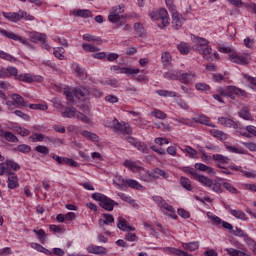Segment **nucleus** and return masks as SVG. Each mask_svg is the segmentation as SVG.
<instances>
[{"label": "nucleus", "mask_w": 256, "mask_h": 256, "mask_svg": "<svg viewBox=\"0 0 256 256\" xmlns=\"http://www.w3.org/2000/svg\"><path fill=\"white\" fill-rule=\"evenodd\" d=\"M5 165L8 169H13V171H19L21 169V166L17 164L14 160H6Z\"/></svg>", "instance_id": "nucleus-48"}, {"label": "nucleus", "mask_w": 256, "mask_h": 256, "mask_svg": "<svg viewBox=\"0 0 256 256\" xmlns=\"http://www.w3.org/2000/svg\"><path fill=\"white\" fill-rule=\"evenodd\" d=\"M182 247L186 251H197V249H199V242L182 243Z\"/></svg>", "instance_id": "nucleus-31"}, {"label": "nucleus", "mask_w": 256, "mask_h": 256, "mask_svg": "<svg viewBox=\"0 0 256 256\" xmlns=\"http://www.w3.org/2000/svg\"><path fill=\"white\" fill-rule=\"evenodd\" d=\"M250 61H251V56H249V54L245 56H240L238 65H249Z\"/></svg>", "instance_id": "nucleus-60"}, {"label": "nucleus", "mask_w": 256, "mask_h": 256, "mask_svg": "<svg viewBox=\"0 0 256 256\" xmlns=\"http://www.w3.org/2000/svg\"><path fill=\"white\" fill-rule=\"evenodd\" d=\"M10 97L12 101H14L15 105H18V107H27V103H25V100L21 97V95L12 94Z\"/></svg>", "instance_id": "nucleus-30"}, {"label": "nucleus", "mask_w": 256, "mask_h": 256, "mask_svg": "<svg viewBox=\"0 0 256 256\" xmlns=\"http://www.w3.org/2000/svg\"><path fill=\"white\" fill-rule=\"evenodd\" d=\"M194 77H195V73L193 72H190V73L180 72V81L181 83H184V85H189L193 83Z\"/></svg>", "instance_id": "nucleus-19"}, {"label": "nucleus", "mask_w": 256, "mask_h": 256, "mask_svg": "<svg viewBox=\"0 0 256 256\" xmlns=\"http://www.w3.org/2000/svg\"><path fill=\"white\" fill-rule=\"evenodd\" d=\"M0 135L10 143H19V138H17V136H15V134H13L12 132H5L0 129Z\"/></svg>", "instance_id": "nucleus-20"}, {"label": "nucleus", "mask_w": 256, "mask_h": 256, "mask_svg": "<svg viewBox=\"0 0 256 256\" xmlns=\"http://www.w3.org/2000/svg\"><path fill=\"white\" fill-rule=\"evenodd\" d=\"M209 46V42L206 40V39H203V38H198V41L197 43L193 46V49L195 51H199V48L200 49H203L205 47H208Z\"/></svg>", "instance_id": "nucleus-35"}, {"label": "nucleus", "mask_w": 256, "mask_h": 256, "mask_svg": "<svg viewBox=\"0 0 256 256\" xmlns=\"http://www.w3.org/2000/svg\"><path fill=\"white\" fill-rule=\"evenodd\" d=\"M115 205H119V203L115 202L113 199L107 196L104 197V199L100 203V207H102V209H105V211H113Z\"/></svg>", "instance_id": "nucleus-12"}, {"label": "nucleus", "mask_w": 256, "mask_h": 256, "mask_svg": "<svg viewBox=\"0 0 256 256\" xmlns=\"http://www.w3.org/2000/svg\"><path fill=\"white\" fill-rule=\"evenodd\" d=\"M14 131H16V133H18V135H21V137H27L31 134V132L29 130H27L26 128H23L21 126H16L14 128Z\"/></svg>", "instance_id": "nucleus-52"}, {"label": "nucleus", "mask_w": 256, "mask_h": 256, "mask_svg": "<svg viewBox=\"0 0 256 256\" xmlns=\"http://www.w3.org/2000/svg\"><path fill=\"white\" fill-rule=\"evenodd\" d=\"M2 15L5 19H7V21H11L12 23H17V21H21V19L25 17L26 13L23 10H19V13L3 12Z\"/></svg>", "instance_id": "nucleus-6"}, {"label": "nucleus", "mask_w": 256, "mask_h": 256, "mask_svg": "<svg viewBox=\"0 0 256 256\" xmlns=\"http://www.w3.org/2000/svg\"><path fill=\"white\" fill-rule=\"evenodd\" d=\"M83 137H86L87 139H90V141H93L94 143H97L99 141V136L97 134L84 130L82 132Z\"/></svg>", "instance_id": "nucleus-38"}, {"label": "nucleus", "mask_w": 256, "mask_h": 256, "mask_svg": "<svg viewBox=\"0 0 256 256\" xmlns=\"http://www.w3.org/2000/svg\"><path fill=\"white\" fill-rule=\"evenodd\" d=\"M63 53H65V49H63V47H58L54 50L53 55L57 57V59L61 60L63 57H65Z\"/></svg>", "instance_id": "nucleus-61"}, {"label": "nucleus", "mask_w": 256, "mask_h": 256, "mask_svg": "<svg viewBox=\"0 0 256 256\" xmlns=\"http://www.w3.org/2000/svg\"><path fill=\"white\" fill-rule=\"evenodd\" d=\"M74 67H75V72L77 73L78 77L82 79V81L87 79V71H85L84 68H81L79 64H74Z\"/></svg>", "instance_id": "nucleus-36"}, {"label": "nucleus", "mask_w": 256, "mask_h": 256, "mask_svg": "<svg viewBox=\"0 0 256 256\" xmlns=\"http://www.w3.org/2000/svg\"><path fill=\"white\" fill-rule=\"evenodd\" d=\"M76 99L89 100V87H76L73 90Z\"/></svg>", "instance_id": "nucleus-10"}, {"label": "nucleus", "mask_w": 256, "mask_h": 256, "mask_svg": "<svg viewBox=\"0 0 256 256\" xmlns=\"http://www.w3.org/2000/svg\"><path fill=\"white\" fill-rule=\"evenodd\" d=\"M104 220L99 219V227H104L105 225H111V223H115V218L112 214H103Z\"/></svg>", "instance_id": "nucleus-22"}, {"label": "nucleus", "mask_w": 256, "mask_h": 256, "mask_svg": "<svg viewBox=\"0 0 256 256\" xmlns=\"http://www.w3.org/2000/svg\"><path fill=\"white\" fill-rule=\"evenodd\" d=\"M126 181L123 179V176L116 174L113 179V184L117 185L118 189H123V186L125 185Z\"/></svg>", "instance_id": "nucleus-37"}, {"label": "nucleus", "mask_w": 256, "mask_h": 256, "mask_svg": "<svg viewBox=\"0 0 256 256\" xmlns=\"http://www.w3.org/2000/svg\"><path fill=\"white\" fill-rule=\"evenodd\" d=\"M148 176L152 179H159V177H163L164 179L169 178V174L160 168H155L152 172L148 173Z\"/></svg>", "instance_id": "nucleus-14"}, {"label": "nucleus", "mask_w": 256, "mask_h": 256, "mask_svg": "<svg viewBox=\"0 0 256 256\" xmlns=\"http://www.w3.org/2000/svg\"><path fill=\"white\" fill-rule=\"evenodd\" d=\"M117 227L118 229H120V231H125V232L135 231V227L129 226L127 224V220L123 218H118Z\"/></svg>", "instance_id": "nucleus-16"}, {"label": "nucleus", "mask_w": 256, "mask_h": 256, "mask_svg": "<svg viewBox=\"0 0 256 256\" xmlns=\"http://www.w3.org/2000/svg\"><path fill=\"white\" fill-rule=\"evenodd\" d=\"M209 189L213 190L214 193H223V190L221 189V183L212 180V185L209 187Z\"/></svg>", "instance_id": "nucleus-57"}, {"label": "nucleus", "mask_w": 256, "mask_h": 256, "mask_svg": "<svg viewBox=\"0 0 256 256\" xmlns=\"http://www.w3.org/2000/svg\"><path fill=\"white\" fill-rule=\"evenodd\" d=\"M211 135H213V137H217L220 141H226L227 140V134H225V132L221 131V130H217V129H212L210 131Z\"/></svg>", "instance_id": "nucleus-34"}, {"label": "nucleus", "mask_w": 256, "mask_h": 256, "mask_svg": "<svg viewBox=\"0 0 256 256\" xmlns=\"http://www.w3.org/2000/svg\"><path fill=\"white\" fill-rule=\"evenodd\" d=\"M0 32L2 33V35L7 37L8 39H13V41H20V43H22V45H26L27 47H31V44L29 42H27L21 36L15 34L13 32H9L7 30H0Z\"/></svg>", "instance_id": "nucleus-9"}, {"label": "nucleus", "mask_w": 256, "mask_h": 256, "mask_svg": "<svg viewBox=\"0 0 256 256\" xmlns=\"http://www.w3.org/2000/svg\"><path fill=\"white\" fill-rule=\"evenodd\" d=\"M235 95H237L238 97H246L247 92H245L244 90H241L240 88L232 86V89L230 90L228 97L232 99V101H235L236 99Z\"/></svg>", "instance_id": "nucleus-15"}, {"label": "nucleus", "mask_w": 256, "mask_h": 256, "mask_svg": "<svg viewBox=\"0 0 256 256\" xmlns=\"http://www.w3.org/2000/svg\"><path fill=\"white\" fill-rule=\"evenodd\" d=\"M199 53H202L204 59L206 61H213V58H211V47L206 46L204 48H199Z\"/></svg>", "instance_id": "nucleus-32"}, {"label": "nucleus", "mask_w": 256, "mask_h": 256, "mask_svg": "<svg viewBox=\"0 0 256 256\" xmlns=\"http://www.w3.org/2000/svg\"><path fill=\"white\" fill-rule=\"evenodd\" d=\"M151 115L153 117H156V119H167V114H165V112L161 110H154L153 112H151Z\"/></svg>", "instance_id": "nucleus-58"}, {"label": "nucleus", "mask_w": 256, "mask_h": 256, "mask_svg": "<svg viewBox=\"0 0 256 256\" xmlns=\"http://www.w3.org/2000/svg\"><path fill=\"white\" fill-rule=\"evenodd\" d=\"M195 169H198V171H207V173H209L211 175V173H213V168L203 164V163H196L194 165Z\"/></svg>", "instance_id": "nucleus-41"}, {"label": "nucleus", "mask_w": 256, "mask_h": 256, "mask_svg": "<svg viewBox=\"0 0 256 256\" xmlns=\"http://www.w3.org/2000/svg\"><path fill=\"white\" fill-rule=\"evenodd\" d=\"M31 247H32V249L39 251V253H44V255L53 256V253L49 249L43 247L39 243H31Z\"/></svg>", "instance_id": "nucleus-28"}, {"label": "nucleus", "mask_w": 256, "mask_h": 256, "mask_svg": "<svg viewBox=\"0 0 256 256\" xmlns=\"http://www.w3.org/2000/svg\"><path fill=\"white\" fill-rule=\"evenodd\" d=\"M111 71H114V73H121V74H125L129 77V75H138L139 73V69L138 68H125V67H121L119 65H113L111 66Z\"/></svg>", "instance_id": "nucleus-7"}, {"label": "nucleus", "mask_w": 256, "mask_h": 256, "mask_svg": "<svg viewBox=\"0 0 256 256\" xmlns=\"http://www.w3.org/2000/svg\"><path fill=\"white\" fill-rule=\"evenodd\" d=\"M76 118L82 121L83 123H91V119L87 117V115L77 111L76 112Z\"/></svg>", "instance_id": "nucleus-62"}, {"label": "nucleus", "mask_w": 256, "mask_h": 256, "mask_svg": "<svg viewBox=\"0 0 256 256\" xmlns=\"http://www.w3.org/2000/svg\"><path fill=\"white\" fill-rule=\"evenodd\" d=\"M35 151H37V153H41L42 155H49V148L43 145L36 146Z\"/></svg>", "instance_id": "nucleus-63"}, {"label": "nucleus", "mask_w": 256, "mask_h": 256, "mask_svg": "<svg viewBox=\"0 0 256 256\" xmlns=\"http://www.w3.org/2000/svg\"><path fill=\"white\" fill-rule=\"evenodd\" d=\"M163 251L165 253H169V255H178V256H181V253H183V250L173 248V247H165L163 248Z\"/></svg>", "instance_id": "nucleus-46"}, {"label": "nucleus", "mask_w": 256, "mask_h": 256, "mask_svg": "<svg viewBox=\"0 0 256 256\" xmlns=\"http://www.w3.org/2000/svg\"><path fill=\"white\" fill-rule=\"evenodd\" d=\"M178 51L182 54V55H187V53H189L190 48H189V44L182 42L177 46Z\"/></svg>", "instance_id": "nucleus-50"}, {"label": "nucleus", "mask_w": 256, "mask_h": 256, "mask_svg": "<svg viewBox=\"0 0 256 256\" xmlns=\"http://www.w3.org/2000/svg\"><path fill=\"white\" fill-rule=\"evenodd\" d=\"M89 253H92L93 255H106L107 254V248L103 246H95L92 245L88 248Z\"/></svg>", "instance_id": "nucleus-21"}, {"label": "nucleus", "mask_w": 256, "mask_h": 256, "mask_svg": "<svg viewBox=\"0 0 256 256\" xmlns=\"http://www.w3.org/2000/svg\"><path fill=\"white\" fill-rule=\"evenodd\" d=\"M8 189H17L19 188V178L17 175H11L8 177Z\"/></svg>", "instance_id": "nucleus-27"}, {"label": "nucleus", "mask_w": 256, "mask_h": 256, "mask_svg": "<svg viewBox=\"0 0 256 256\" xmlns=\"http://www.w3.org/2000/svg\"><path fill=\"white\" fill-rule=\"evenodd\" d=\"M158 17H160L163 27H167V25H169V13L165 8H161L159 10Z\"/></svg>", "instance_id": "nucleus-23"}, {"label": "nucleus", "mask_w": 256, "mask_h": 256, "mask_svg": "<svg viewBox=\"0 0 256 256\" xmlns=\"http://www.w3.org/2000/svg\"><path fill=\"white\" fill-rule=\"evenodd\" d=\"M182 171L184 173H189V175H191V179H195L196 175L199 174L195 168L189 166L183 167Z\"/></svg>", "instance_id": "nucleus-54"}, {"label": "nucleus", "mask_w": 256, "mask_h": 256, "mask_svg": "<svg viewBox=\"0 0 256 256\" xmlns=\"http://www.w3.org/2000/svg\"><path fill=\"white\" fill-rule=\"evenodd\" d=\"M33 233H35V235H37L40 243H42V245H45V243L47 241V233H45V230H43V229L33 230Z\"/></svg>", "instance_id": "nucleus-33"}, {"label": "nucleus", "mask_w": 256, "mask_h": 256, "mask_svg": "<svg viewBox=\"0 0 256 256\" xmlns=\"http://www.w3.org/2000/svg\"><path fill=\"white\" fill-rule=\"evenodd\" d=\"M162 63L163 65H169L171 63V54L168 52H165L162 54Z\"/></svg>", "instance_id": "nucleus-64"}, {"label": "nucleus", "mask_w": 256, "mask_h": 256, "mask_svg": "<svg viewBox=\"0 0 256 256\" xmlns=\"http://www.w3.org/2000/svg\"><path fill=\"white\" fill-rule=\"evenodd\" d=\"M77 115V109L73 106H69L66 108L64 112H62V117H66L67 119H73Z\"/></svg>", "instance_id": "nucleus-29"}, {"label": "nucleus", "mask_w": 256, "mask_h": 256, "mask_svg": "<svg viewBox=\"0 0 256 256\" xmlns=\"http://www.w3.org/2000/svg\"><path fill=\"white\" fill-rule=\"evenodd\" d=\"M112 125L115 133H120L121 135H131L132 133L129 124H126L125 122H119L117 118H114Z\"/></svg>", "instance_id": "nucleus-4"}, {"label": "nucleus", "mask_w": 256, "mask_h": 256, "mask_svg": "<svg viewBox=\"0 0 256 256\" xmlns=\"http://www.w3.org/2000/svg\"><path fill=\"white\" fill-rule=\"evenodd\" d=\"M212 159L222 164L229 163V157L223 156L222 154H214Z\"/></svg>", "instance_id": "nucleus-49"}, {"label": "nucleus", "mask_w": 256, "mask_h": 256, "mask_svg": "<svg viewBox=\"0 0 256 256\" xmlns=\"http://www.w3.org/2000/svg\"><path fill=\"white\" fill-rule=\"evenodd\" d=\"M82 48L84 49V51H88L89 53H97L98 51H101L100 48L95 47L89 43H84L82 45Z\"/></svg>", "instance_id": "nucleus-51"}, {"label": "nucleus", "mask_w": 256, "mask_h": 256, "mask_svg": "<svg viewBox=\"0 0 256 256\" xmlns=\"http://www.w3.org/2000/svg\"><path fill=\"white\" fill-rule=\"evenodd\" d=\"M124 8L125 5L123 4L113 7L108 16V21H110V23H114V25H116L117 27H121V25L125 23V19L127 17L123 14L125 13Z\"/></svg>", "instance_id": "nucleus-1"}, {"label": "nucleus", "mask_w": 256, "mask_h": 256, "mask_svg": "<svg viewBox=\"0 0 256 256\" xmlns=\"http://www.w3.org/2000/svg\"><path fill=\"white\" fill-rule=\"evenodd\" d=\"M232 233L235 237H244L247 247L254 253V255H256V241L253 238L249 237L248 234H245V232L238 227H236L235 230H232Z\"/></svg>", "instance_id": "nucleus-3"}, {"label": "nucleus", "mask_w": 256, "mask_h": 256, "mask_svg": "<svg viewBox=\"0 0 256 256\" xmlns=\"http://www.w3.org/2000/svg\"><path fill=\"white\" fill-rule=\"evenodd\" d=\"M194 181H198L204 187H211L213 185V180L201 174H197L196 177L194 178Z\"/></svg>", "instance_id": "nucleus-17"}, {"label": "nucleus", "mask_w": 256, "mask_h": 256, "mask_svg": "<svg viewBox=\"0 0 256 256\" xmlns=\"http://www.w3.org/2000/svg\"><path fill=\"white\" fill-rule=\"evenodd\" d=\"M136 148L138 149V151H141V153L145 154H148L150 151L149 147L144 142H138Z\"/></svg>", "instance_id": "nucleus-56"}, {"label": "nucleus", "mask_w": 256, "mask_h": 256, "mask_svg": "<svg viewBox=\"0 0 256 256\" xmlns=\"http://www.w3.org/2000/svg\"><path fill=\"white\" fill-rule=\"evenodd\" d=\"M152 199L157 203L158 207L165 209V211H169V213H173V206L169 205L165 199L160 196H153Z\"/></svg>", "instance_id": "nucleus-11"}, {"label": "nucleus", "mask_w": 256, "mask_h": 256, "mask_svg": "<svg viewBox=\"0 0 256 256\" xmlns=\"http://www.w3.org/2000/svg\"><path fill=\"white\" fill-rule=\"evenodd\" d=\"M218 122L220 123V125H224V127H232L233 129L239 128L237 122L233 121L231 118L220 117L218 118Z\"/></svg>", "instance_id": "nucleus-13"}, {"label": "nucleus", "mask_w": 256, "mask_h": 256, "mask_svg": "<svg viewBox=\"0 0 256 256\" xmlns=\"http://www.w3.org/2000/svg\"><path fill=\"white\" fill-rule=\"evenodd\" d=\"M29 40L32 41V43H41V45H45V43H47V34L31 32L29 34Z\"/></svg>", "instance_id": "nucleus-8"}, {"label": "nucleus", "mask_w": 256, "mask_h": 256, "mask_svg": "<svg viewBox=\"0 0 256 256\" xmlns=\"http://www.w3.org/2000/svg\"><path fill=\"white\" fill-rule=\"evenodd\" d=\"M126 185H128V187H130L131 189H137V191L143 188V186H141V184H139L137 180H133V179L126 180Z\"/></svg>", "instance_id": "nucleus-42"}, {"label": "nucleus", "mask_w": 256, "mask_h": 256, "mask_svg": "<svg viewBox=\"0 0 256 256\" xmlns=\"http://www.w3.org/2000/svg\"><path fill=\"white\" fill-rule=\"evenodd\" d=\"M165 79H169L170 81H180L181 71L178 70H170L164 73Z\"/></svg>", "instance_id": "nucleus-18"}, {"label": "nucleus", "mask_w": 256, "mask_h": 256, "mask_svg": "<svg viewBox=\"0 0 256 256\" xmlns=\"http://www.w3.org/2000/svg\"><path fill=\"white\" fill-rule=\"evenodd\" d=\"M195 89L197 91H211V86L206 83L199 82L195 84Z\"/></svg>", "instance_id": "nucleus-55"}, {"label": "nucleus", "mask_w": 256, "mask_h": 256, "mask_svg": "<svg viewBox=\"0 0 256 256\" xmlns=\"http://www.w3.org/2000/svg\"><path fill=\"white\" fill-rule=\"evenodd\" d=\"M233 89V86H228L226 88L219 87L217 88V93L221 95V97H229V93Z\"/></svg>", "instance_id": "nucleus-47"}, {"label": "nucleus", "mask_w": 256, "mask_h": 256, "mask_svg": "<svg viewBox=\"0 0 256 256\" xmlns=\"http://www.w3.org/2000/svg\"><path fill=\"white\" fill-rule=\"evenodd\" d=\"M13 68V66H10L8 68H1L0 69V79H9V77H13V75H11V69Z\"/></svg>", "instance_id": "nucleus-43"}, {"label": "nucleus", "mask_w": 256, "mask_h": 256, "mask_svg": "<svg viewBox=\"0 0 256 256\" xmlns=\"http://www.w3.org/2000/svg\"><path fill=\"white\" fill-rule=\"evenodd\" d=\"M134 30L137 33V35H139V37H145L146 35L145 28L141 23H135Z\"/></svg>", "instance_id": "nucleus-45"}, {"label": "nucleus", "mask_w": 256, "mask_h": 256, "mask_svg": "<svg viewBox=\"0 0 256 256\" xmlns=\"http://www.w3.org/2000/svg\"><path fill=\"white\" fill-rule=\"evenodd\" d=\"M230 213L236 219H240V221H249L247 214H245V212H243L241 210H234V209L230 208Z\"/></svg>", "instance_id": "nucleus-25"}, {"label": "nucleus", "mask_w": 256, "mask_h": 256, "mask_svg": "<svg viewBox=\"0 0 256 256\" xmlns=\"http://www.w3.org/2000/svg\"><path fill=\"white\" fill-rule=\"evenodd\" d=\"M180 183L186 191H193V186H191V180L189 178L181 177Z\"/></svg>", "instance_id": "nucleus-40"}, {"label": "nucleus", "mask_w": 256, "mask_h": 256, "mask_svg": "<svg viewBox=\"0 0 256 256\" xmlns=\"http://www.w3.org/2000/svg\"><path fill=\"white\" fill-rule=\"evenodd\" d=\"M72 15H75L76 17H82L83 19H89L90 17H93V14L91 13V11L86 9L74 10L72 11Z\"/></svg>", "instance_id": "nucleus-24"}, {"label": "nucleus", "mask_w": 256, "mask_h": 256, "mask_svg": "<svg viewBox=\"0 0 256 256\" xmlns=\"http://www.w3.org/2000/svg\"><path fill=\"white\" fill-rule=\"evenodd\" d=\"M170 13L172 15V27L176 29V31H179V29L183 27V23H185V18L177 12V9L170 11Z\"/></svg>", "instance_id": "nucleus-5"}, {"label": "nucleus", "mask_w": 256, "mask_h": 256, "mask_svg": "<svg viewBox=\"0 0 256 256\" xmlns=\"http://www.w3.org/2000/svg\"><path fill=\"white\" fill-rule=\"evenodd\" d=\"M15 151H19L20 153H29L31 151V146L27 144H20L17 146V149Z\"/></svg>", "instance_id": "nucleus-59"}, {"label": "nucleus", "mask_w": 256, "mask_h": 256, "mask_svg": "<svg viewBox=\"0 0 256 256\" xmlns=\"http://www.w3.org/2000/svg\"><path fill=\"white\" fill-rule=\"evenodd\" d=\"M197 123H201V125H207V127H215V125L209 122V117L202 115L197 118Z\"/></svg>", "instance_id": "nucleus-44"}, {"label": "nucleus", "mask_w": 256, "mask_h": 256, "mask_svg": "<svg viewBox=\"0 0 256 256\" xmlns=\"http://www.w3.org/2000/svg\"><path fill=\"white\" fill-rule=\"evenodd\" d=\"M0 59H4V61H10L12 63H16L17 61V58L3 50H0Z\"/></svg>", "instance_id": "nucleus-39"}, {"label": "nucleus", "mask_w": 256, "mask_h": 256, "mask_svg": "<svg viewBox=\"0 0 256 256\" xmlns=\"http://www.w3.org/2000/svg\"><path fill=\"white\" fill-rule=\"evenodd\" d=\"M52 159L56 161L59 165H67L69 158L68 157H61L58 155L53 154Z\"/></svg>", "instance_id": "nucleus-53"}, {"label": "nucleus", "mask_w": 256, "mask_h": 256, "mask_svg": "<svg viewBox=\"0 0 256 256\" xmlns=\"http://www.w3.org/2000/svg\"><path fill=\"white\" fill-rule=\"evenodd\" d=\"M239 117L241 119H244L245 121H253V116L251 115V112L249 111V107H244L238 112Z\"/></svg>", "instance_id": "nucleus-26"}, {"label": "nucleus", "mask_w": 256, "mask_h": 256, "mask_svg": "<svg viewBox=\"0 0 256 256\" xmlns=\"http://www.w3.org/2000/svg\"><path fill=\"white\" fill-rule=\"evenodd\" d=\"M10 75H13L17 81H22L23 83H41L43 81V77L41 76H32L29 73L18 74L19 70L17 68H10Z\"/></svg>", "instance_id": "nucleus-2"}]
</instances>
